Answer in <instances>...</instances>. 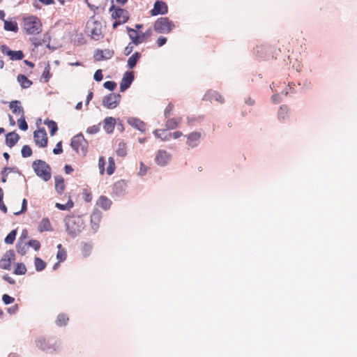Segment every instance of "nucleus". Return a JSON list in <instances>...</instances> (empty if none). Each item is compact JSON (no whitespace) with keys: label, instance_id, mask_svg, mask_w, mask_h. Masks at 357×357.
I'll return each instance as SVG.
<instances>
[{"label":"nucleus","instance_id":"obj_1","mask_svg":"<svg viewBox=\"0 0 357 357\" xmlns=\"http://www.w3.org/2000/svg\"><path fill=\"white\" fill-rule=\"evenodd\" d=\"M64 223L67 234L72 238L77 236L85 227L83 219L79 215L66 216Z\"/></svg>","mask_w":357,"mask_h":357},{"label":"nucleus","instance_id":"obj_2","mask_svg":"<svg viewBox=\"0 0 357 357\" xmlns=\"http://www.w3.org/2000/svg\"><path fill=\"white\" fill-rule=\"evenodd\" d=\"M34 342L38 349L49 354L59 352L61 349V342L52 338L40 336L37 337Z\"/></svg>","mask_w":357,"mask_h":357},{"label":"nucleus","instance_id":"obj_3","mask_svg":"<svg viewBox=\"0 0 357 357\" xmlns=\"http://www.w3.org/2000/svg\"><path fill=\"white\" fill-rule=\"evenodd\" d=\"M103 26L100 21L96 20L94 17H91L86 22L85 32L94 40H99L103 38Z\"/></svg>","mask_w":357,"mask_h":357},{"label":"nucleus","instance_id":"obj_4","mask_svg":"<svg viewBox=\"0 0 357 357\" xmlns=\"http://www.w3.org/2000/svg\"><path fill=\"white\" fill-rule=\"evenodd\" d=\"M23 28L27 34L36 35L42 31V24L39 18L31 15L24 18Z\"/></svg>","mask_w":357,"mask_h":357},{"label":"nucleus","instance_id":"obj_5","mask_svg":"<svg viewBox=\"0 0 357 357\" xmlns=\"http://www.w3.org/2000/svg\"><path fill=\"white\" fill-rule=\"evenodd\" d=\"M32 167L36 174L44 181H48L51 178V167L46 162L42 160H34Z\"/></svg>","mask_w":357,"mask_h":357},{"label":"nucleus","instance_id":"obj_6","mask_svg":"<svg viewBox=\"0 0 357 357\" xmlns=\"http://www.w3.org/2000/svg\"><path fill=\"white\" fill-rule=\"evenodd\" d=\"M175 27L168 17H159L154 23V30L158 33H169Z\"/></svg>","mask_w":357,"mask_h":357},{"label":"nucleus","instance_id":"obj_7","mask_svg":"<svg viewBox=\"0 0 357 357\" xmlns=\"http://www.w3.org/2000/svg\"><path fill=\"white\" fill-rule=\"evenodd\" d=\"M70 146L78 154L86 155L88 142L82 134L77 135L72 138Z\"/></svg>","mask_w":357,"mask_h":357},{"label":"nucleus","instance_id":"obj_8","mask_svg":"<svg viewBox=\"0 0 357 357\" xmlns=\"http://www.w3.org/2000/svg\"><path fill=\"white\" fill-rule=\"evenodd\" d=\"M121 98L120 94L111 93L103 97L102 104L108 109H114L119 105Z\"/></svg>","mask_w":357,"mask_h":357},{"label":"nucleus","instance_id":"obj_9","mask_svg":"<svg viewBox=\"0 0 357 357\" xmlns=\"http://www.w3.org/2000/svg\"><path fill=\"white\" fill-rule=\"evenodd\" d=\"M202 135V133L201 131L197 130L186 135V145L190 149H195L200 144Z\"/></svg>","mask_w":357,"mask_h":357},{"label":"nucleus","instance_id":"obj_10","mask_svg":"<svg viewBox=\"0 0 357 357\" xmlns=\"http://www.w3.org/2000/svg\"><path fill=\"white\" fill-rule=\"evenodd\" d=\"M33 139L36 144L40 147L45 148L47 144V137L46 131L44 128H40L33 132Z\"/></svg>","mask_w":357,"mask_h":357},{"label":"nucleus","instance_id":"obj_11","mask_svg":"<svg viewBox=\"0 0 357 357\" xmlns=\"http://www.w3.org/2000/svg\"><path fill=\"white\" fill-rule=\"evenodd\" d=\"M172 155L165 150H158L155 154V162L160 167L166 166L171 160Z\"/></svg>","mask_w":357,"mask_h":357},{"label":"nucleus","instance_id":"obj_12","mask_svg":"<svg viewBox=\"0 0 357 357\" xmlns=\"http://www.w3.org/2000/svg\"><path fill=\"white\" fill-rule=\"evenodd\" d=\"M15 259V252L13 250L7 251L0 260V267L5 270L10 268L12 261Z\"/></svg>","mask_w":357,"mask_h":357},{"label":"nucleus","instance_id":"obj_13","mask_svg":"<svg viewBox=\"0 0 357 357\" xmlns=\"http://www.w3.org/2000/svg\"><path fill=\"white\" fill-rule=\"evenodd\" d=\"M112 10H114V11L112 13V16L116 20H118L120 22H122L123 24L126 23L128 20L129 14L126 10L121 8H114V6H112L110 8L111 11Z\"/></svg>","mask_w":357,"mask_h":357},{"label":"nucleus","instance_id":"obj_14","mask_svg":"<svg viewBox=\"0 0 357 357\" xmlns=\"http://www.w3.org/2000/svg\"><path fill=\"white\" fill-rule=\"evenodd\" d=\"M102 218V213L98 209H94L91 215V229L93 234H96L100 227Z\"/></svg>","mask_w":357,"mask_h":357},{"label":"nucleus","instance_id":"obj_15","mask_svg":"<svg viewBox=\"0 0 357 357\" xmlns=\"http://www.w3.org/2000/svg\"><path fill=\"white\" fill-rule=\"evenodd\" d=\"M1 51L3 54L9 56L10 59L12 61H19L24 58V54L22 51H13L5 45L1 46Z\"/></svg>","mask_w":357,"mask_h":357},{"label":"nucleus","instance_id":"obj_16","mask_svg":"<svg viewBox=\"0 0 357 357\" xmlns=\"http://www.w3.org/2000/svg\"><path fill=\"white\" fill-rule=\"evenodd\" d=\"M168 12V7L165 2L162 1H156L154 3L153 8L151 10L150 13L152 16L158 15H165Z\"/></svg>","mask_w":357,"mask_h":357},{"label":"nucleus","instance_id":"obj_17","mask_svg":"<svg viewBox=\"0 0 357 357\" xmlns=\"http://www.w3.org/2000/svg\"><path fill=\"white\" fill-rule=\"evenodd\" d=\"M203 100L205 101H216L220 104L224 103L225 98L224 97L218 92L214 90H208L207 91L203 96Z\"/></svg>","mask_w":357,"mask_h":357},{"label":"nucleus","instance_id":"obj_18","mask_svg":"<svg viewBox=\"0 0 357 357\" xmlns=\"http://www.w3.org/2000/svg\"><path fill=\"white\" fill-rule=\"evenodd\" d=\"M134 80L132 71H127L124 75L120 83V89L123 92L130 87Z\"/></svg>","mask_w":357,"mask_h":357},{"label":"nucleus","instance_id":"obj_19","mask_svg":"<svg viewBox=\"0 0 357 357\" xmlns=\"http://www.w3.org/2000/svg\"><path fill=\"white\" fill-rule=\"evenodd\" d=\"M116 123V119L112 116H107L102 121L103 130L107 134L113 133Z\"/></svg>","mask_w":357,"mask_h":357},{"label":"nucleus","instance_id":"obj_20","mask_svg":"<svg viewBox=\"0 0 357 357\" xmlns=\"http://www.w3.org/2000/svg\"><path fill=\"white\" fill-rule=\"evenodd\" d=\"M127 123L141 132H145L146 131V123L138 118L132 116L128 117Z\"/></svg>","mask_w":357,"mask_h":357},{"label":"nucleus","instance_id":"obj_21","mask_svg":"<svg viewBox=\"0 0 357 357\" xmlns=\"http://www.w3.org/2000/svg\"><path fill=\"white\" fill-rule=\"evenodd\" d=\"M114 54V52L109 50H97L94 53L95 60L100 61L110 59Z\"/></svg>","mask_w":357,"mask_h":357},{"label":"nucleus","instance_id":"obj_22","mask_svg":"<svg viewBox=\"0 0 357 357\" xmlns=\"http://www.w3.org/2000/svg\"><path fill=\"white\" fill-rule=\"evenodd\" d=\"M182 123V118L181 117H176V118H167V121H165V130H174L177 128H178Z\"/></svg>","mask_w":357,"mask_h":357},{"label":"nucleus","instance_id":"obj_23","mask_svg":"<svg viewBox=\"0 0 357 357\" xmlns=\"http://www.w3.org/2000/svg\"><path fill=\"white\" fill-rule=\"evenodd\" d=\"M9 108L12 110V112L15 115H20L22 116L24 115V111L21 105L20 100H13L9 104Z\"/></svg>","mask_w":357,"mask_h":357},{"label":"nucleus","instance_id":"obj_24","mask_svg":"<svg viewBox=\"0 0 357 357\" xmlns=\"http://www.w3.org/2000/svg\"><path fill=\"white\" fill-rule=\"evenodd\" d=\"M126 185L124 181H117L114 185L113 193L118 197L123 196L126 192Z\"/></svg>","mask_w":357,"mask_h":357},{"label":"nucleus","instance_id":"obj_25","mask_svg":"<svg viewBox=\"0 0 357 357\" xmlns=\"http://www.w3.org/2000/svg\"><path fill=\"white\" fill-rule=\"evenodd\" d=\"M38 229L40 232L52 231L53 228L49 218H43L38 224Z\"/></svg>","mask_w":357,"mask_h":357},{"label":"nucleus","instance_id":"obj_26","mask_svg":"<svg viewBox=\"0 0 357 357\" xmlns=\"http://www.w3.org/2000/svg\"><path fill=\"white\" fill-rule=\"evenodd\" d=\"M112 204V201L104 195L100 196L96 202V205L105 211L110 208Z\"/></svg>","mask_w":357,"mask_h":357},{"label":"nucleus","instance_id":"obj_27","mask_svg":"<svg viewBox=\"0 0 357 357\" xmlns=\"http://www.w3.org/2000/svg\"><path fill=\"white\" fill-rule=\"evenodd\" d=\"M20 139V136L15 132H11L6 136V144L9 147H13Z\"/></svg>","mask_w":357,"mask_h":357},{"label":"nucleus","instance_id":"obj_28","mask_svg":"<svg viewBox=\"0 0 357 357\" xmlns=\"http://www.w3.org/2000/svg\"><path fill=\"white\" fill-rule=\"evenodd\" d=\"M290 115L289 108L287 105L280 106L278 112V119L279 121H285L287 120Z\"/></svg>","mask_w":357,"mask_h":357},{"label":"nucleus","instance_id":"obj_29","mask_svg":"<svg viewBox=\"0 0 357 357\" xmlns=\"http://www.w3.org/2000/svg\"><path fill=\"white\" fill-rule=\"evenodd\" d=\"M152 35V30L149 29L144 33L139 32L138 33V37H135L134 45H137L140 43H142L144 40L149 38Z\"/></svg>","mask_w":357,"mask_h":357},{"label":"nucleus","instance_id":"obj_30","mask_svg":"<svg viewBox=\"0 0 357 357\" xmlns=\"http://www.w3.org/2000/svg\"><path fill=\"white\" fill-rule=\"evenodd\" d=\"M3 24V28L7 31H13L17 33L19 30L17 23L13 20H4Z\"/></svg>","mask_w":357,"mask_h":357},{"label":"nucleus","instance_id":"obj_31","mask_svg":"<svg viewBox=\"0 0 357 357\" xmlns=\"http://www.w3.org/2000/svg\"><path fill=\"white\" fill-rule=\"evenodd\" d=\"M55 178V189L57 193L62 194L64 189H65V185H64V180L61 176H56L54 177Z\"/></svg>","mask_w":357,"mask_h":357},{"label":"nucleus","instance_id":"obj_32","mask_svg":"<svg viewBox=\"0 0 357 357\" xmlns=\"http://www.w3.org/2000/svg\"><path fill=\"white\" fill-rule=\"evenodd\" d=\"M140 56L141 54L139 52H136L132 54L128 59V67L130 69L133 68L139 59Z\"/></svg>","mask_w":357,"mask_h":357},{"label":"nucleus","instance_id":"obj_33","mask_svg":"<svg viewBox=\"0 0 357 357\" xmlns=\"http://www.w3.org/2000/svg\"><path fill=\"white\" fill-rule=\"evenodd\" d=\"M17 81L23 89H27L31 86L32 82L29 80L25 75H19L17 76Z\"/></svg>","mask_w":357,"mask_h":357},{"label":"nucleus","instance_id":"obj_34","mask_svg":"<svg viewBox=\"0 0 357 357\" xmlns=\"http://www.w3.org/2000/svg\"><path fill=\"white\" fill-rule=\"evenodd\" d=\"M29 248L28 243L19 241L16 245V250L18 254L24 255L26 254Z\"/></svg>","mask_w":357,"mask_h":357},{"label":"nucleus","instance_id":"obj_35","mask_svg":"<svg viewBox=\"0 0 357 357\" xmlns=\"http://www.w3.org/2000/svg\"><path fill=\"white\" fill-rule=\"evenodd\" d=\"M44 123L47 126V128L50 129V134L51 136L54 135L56 132L58 130L57 125L56 122H54L52 120L47 119L44 121Z\"/></svg>","mask_w":357,"mask_h":357},{"label":"nucleus","instance_id":"obj_36","mask_svg":"<svg viewBox=\"0 0 357 357\" xmlns=\"http://www.w3.org/2000/svg\"><path fill=\"white\" fill-rule=\"evenodd\" d=\"M203 116H188L186 123L189 126H194L197 123H200L203 121Z\"/></svg>","mask_w":357,"mask_h":357},{"label":"nucleus","instance_id":"obj_37","mask_svg":"<svg viewBox=\"0 0 357 357\" xmlns=\"http://www.w3.org/2000/svg\"><path fill=\"white\" fill-rule=\"evenodd\" d=\"M34 266L37 271H43L46 267V263L40 258L36 257L34 259Z\"/></svg>","mask_w":357,"mask_h":357},{"label":"nucleus","instance_id":"obj_38","mask_svg":"<svg viewBox=\"0 0 357 357\" xmlns=\"http://www.w3.org/2000/svg\"><path fill=\"white\" fill-rule=\"evenodd\" d=\"M116 153L119 156L124 157L127 154L126 144L123 142H121L118 144V148L116 150Z\"/></svg>","mask_w":357,"mask_h":357},{"label":"nucleus","instance_id":"obj_39","mask_svg":"<svg viewBox=\"0 0 357 357\" xmlns=\"http://www.w3.org/2000/svg\"><path fill=\"white\" fill-rule=\"evenodd\" d=\"M68 317L65 314H59L57 316L56 324L59 326H66L68 321Z\"/></svg>","mask_w":357,"mask_h":357},{"label":"nucleus","instance_id":"obj_40","mask_svg":"<svg viewBox=\"0 0 357 357\" xmlns=\"http://www.w3.org/2000/svg\"><path fill=\"white\" fill-rule=\"evenodd\" d=\"M57 248L58 252L56 254V258L59 259V261H63L66 260L67 256L66 250L62 248L61 244H59L57 245Z\"/></svg>","mask_w":357,"mask_h":357},{"label":"nucleus","instance_id":"obj_41","mask_svg":"<svg viewBox=\"0 0 357 357\" xmlns=\"http://www.w3.org/2000/svg\"><path fill=\"white\" fill-rule=\"evenodd\" d=\"M26 272V266L23 263H17L16 264L15 269L14 271V273L16 275H24Z\"/></svg>","mask_w":357,"mask_h":357},{"label":"nucleus","instance_id":"obj_42","mask_svg":"<svg viewBox=\"0 0 357 357\" xmlns=\"http://www.w3.org/2000/svg\"><path fill=\"white\" fill-rule=\"evenodd\" d=\"M166 133L167 131L165 129H156L153 131V135L162 141H169V137H163V135Z\"/></svg>","mask_w":357,"mask_h":357},{"label":"nucleus","instance_id":"obj_43","mask_svg":"<svg viewBox=\"0 0 357 357\" xmlns=\"http://www.w3.org/2000/svg\"><path fill=\"white\" fill-rule=\"evenodd\" d=\"M55 206L59 210H62V211L69 210L73 206V202L71 199H69L66 204L56 203Z\"/></svg>","mask_w":357,"mask_h":357},{"label":"nucleus","instance_id":"obj_44","mask_svg":"<svg viewBox=\"0 0 357 357\" xmlns=\"http://www.w3.org/2000/svg\"><path fill=\"white\" fill-rule=\"evenodd\" d=\"M115 170V162L114 159L112 157H109L108 159V167L107 168V174L112 175Z\"/></svg>","mask_w":357,"mask_h":357},{"label":"nucleus","instance_id":"obj_45","mask_svg":"<svg viewBox=\"0 0 357 357\" xmlns=\"http://www.w3.org/2000/svg\"><path fill=\"white\" fill-rule=\"evenodd\" d=\"M16 234L17 232L15 230H12L5 238L4 242L6 244H13L15 239Z\"/></svg>","mask_w":357,"mask_h":357},{"label":"nucleus","instance_id":"obj_46","mask_svg":"<svg viewBox=\"0 0 357 357\" xmlns=\"http://www.w3.org/2000/svg\"><path fill=\"white\" fill-rule=\"evenodd\" d=\"M21 153L23 158H28L32 155V150L29 145H24L22 148Z\"/></svg>","mask_w":357,"mask_h":357},{"label":"nucleus","instance_id":"obj_47","mask_svg":"<svg viewBox=\"0 0 357 357\" xmlns=\"http://www.w3.org/2000/svg\"><path fill=\"white\" fill-rule=\"evenodd\" d=\"M17 123L20 129L22 130L26 131L28 129V125L26 122L24 115L20 116V118L17 120Z\"/></svg>","mask_w":357,"mask_h":357},{"label":"nucleus","instance_id":"obj_48","mask_svg":"<svg viewBox=\"0 0 357 357\" xmlns=\"http://www.w3.org/2000/svg\"><path fill=\"white\" fill-rule=\"evenodd\" d=\"M174 106L172 102H169L164 110V116L165 119L169 118L172 114L174 110Z\"/></svg>","mask_w":357,"mask_h":357},{"label":"nucleus","instance_id":"obj_49","mask_svg":"<svg viewBox=\"0 0 357 357\" xmlns=\"http://www.w3.org/2000/svg\"><path fill=\"white\" fill-rule=\"evenodd\" d=\"M128 36L132 40V43L134 44L135 37H138V33L134 29L130 28L129 26L126 27Z\"/></svg>","mask_w":357,"mask_h":357},{"label":"nucleus","instance_id":"obj_50","mask_svg":"<svg viewBox=\"0 0 357 357\" xmlns=\"http://www.w3.org/2000/svg\"><path fill=\"white\" fill-rule=\"evenodd\" d=\"M100 123L89 127L86 130V132L89 135L98 133L100 131Z\"/></svg>","mask_w":357,"mask_h":357},{"label":"nucleus","instance_id":"obj_51","mask_svg":"<svg viewBox=\"0 0 357 357\" xmlns=\"http://www.w3.org/2000/svg\"><path fill=\"white\" fill-rule=\"evenodd\" d=\"M29 247L33 248L36 251H38L40 248V243L38 240L32 239L28 243Z\"/></svg>","mask_w":357,"mask_h":357},{"label":"nucleus","instance_id":"obj_52","mask_svg":"<svg viewBox=\"0 0 357 357\" xmlns=\"http://www.w3.org/2000/svg\"><path fill=\"white\" fill-rule=\"evenodd\" d=\"M106 164V161L104 157L101 156L98 160V167L100 169V174H103L105 172V165Z\"/></svg>","mask_w":357,"mask_h":357},{"label":"nucleus","instance_id":"obj_53","mask_svg":"<svg viewBox=\"0 0 357 357\" xmlns=\"http://www.w3.org/2000/svg\"><path fill=\"white\" fill-rule=\"evenodd\" d=\"M148 167L146 166L144 162H140L139 163V170L138 172V175L140 176H143L144 175L146 174L147 173V171H148Z\"/></svg>","mask_w":357,"mask_h":357},{"label":"nucleus","instance_id":"obj_54","mask_svg":"<svg viewBox=\"0 0 357 357\" xmlns=\"http://www.w3.org/2000/svg\"><path fill=\"white\" fill-rule=\"evenodd\" d=\"M103 86L105 89L112 91L116 87V84L113 81H107L104 83Z\"/></svg>","mask_w":357,"mask_h":357},{"label":"nucleus","instance_id":"obj_55","mask_svg":"<svg viewBox=\"0 0 357 357\" xmlns=\"http://www.w3.org/2000/svg\"><path fill=\"white\" fill-rule=\"evenodd\" d=\"M92 250V245L90 243H84L83 246V255L84 257H87L90 255Z\"/></svg>","mask_w":357,"mask_h":357},{"label":"nucleus","instance_id":"obj_56","mask_svg":"<svg viewBox=\"0 0 357 357\" xmlns=\"http://www.w3.org/2000/svg\"><path fill=\"white\" fill-rule=\"evenodd\" d=\"M2 301L6 305H9L14 302L15 298L8 294H3L2 296Z\"/></svg>","mask_w":357,"mask_h":357},{"label":"nucleus","instance_id":"obj_57","mask_svg":"<svg viewBox=\"0 0 357 357\" xmlns=\"http://www.w3.org/2000/svg\"><path fill=\"white\" fill-rule=\"evenodd\" d=\"M26 208H27V201L26 199H24L22 200V208H21V211H17V212H15L14 214L15 215H18L20 214H21L22 213H24L26 211Z\"/></svg>","mask_w":357,"mask_h":357},{"label":"nucleus","instance_id":"obj_58","mask_svg":"<svg viewBox=\"0 0 357 357\" xmlns=\"http://www.w3.org/2000/svg\"><path fill=\"white\" fill-rule=\"evenodd\" d=\"M265 50V47L262 45H260V46H257L255 49H254V53L257 56H262V54H263V52H264V50Z\"/></svg>","mask_w":357,"mask_h":357},{"label":"nucleus","instance_id":"obj_59","mask_svg":"<svg viewBox=\"0 0 357 357\" xmlns=\"http://www.w3.org/2000/svg\"><path fill=\"white\" fill-rule=\"evenodd\" d=\"M103 75L102 73V70H97L93 75V78L96 82H100L102 79Z\"/></svg>","mask_w":357,"mask_h":357},{"label":"nucleus","instance_id":"obj_60","mask_svg":"<svg viewBox=\"0 0 357 357\" xmlns=\"http://www.w3.org/2000/svg\"><path fill=\"white\" fill-rule=\"evenodd\" d=\"M61 144H62V142H59L56 144V147L53 149V153L55 154V155H58V154H60L63 152V149H62V147H61Z\"/></svg>","mask_w":357,"mask_h":357},{"label":"nucleus","instance_id":"obj_61","mask_svg":"<svg viewBox=\"0 0 357 357\" xmlns=\"http://www.w3.org/2000/svg\"><path fill=\"white\" fill-rule=\"evenodd\" d=\"M116 126L117 127V130L120 132H123L125 130V128H124V126L123 124V121L119 118L116 119Z\"/></svg>","mask_w":357,"mask_h":357},{"label":"nucleus","instance_id":"obj_62","mask_svg":"<svg viewBox=\"0 0 357 357\" xmlns=\"http://www.w3.org/2000/svg\"><path fill=\"white\" fill-rule=\"evenodd\" d=\"M8 170V168L7 167H6L1 172V174L2 176L1 181L3 183H5L6 181V180H7Z\"/></svg>","mask_w":357,"mask_h":357},{"label":"nucleus","instance_id":"obj_63","mask_svg":"<svg viewBox=\"0 0 357 357\" xmlns=\"http://www.w3.org/2000/svg\"><path fill=\"white\" fill-rule=\"evenodd\" d=\"M42 78L45 79V82H47L50 79V68H49V66H47L44 71H43V73L42 75Z\"/></svg>","mask_w":357,"mask_h":357},{"label":"nucleus","instance_id":"obj_64","mask_svg":"<svg viewBox=\"0 0 357 357\" xmlns=\"http://www.w3.org/2000/svg\"><path fill=\"white\" fill-rule=\"evenodd\" d=\"M271 100L274 104L280 103L282 100L278 93H275V94H273L271 96Z\"/></svg>","mask_w":357,"mask_h":357}]
</instances>
